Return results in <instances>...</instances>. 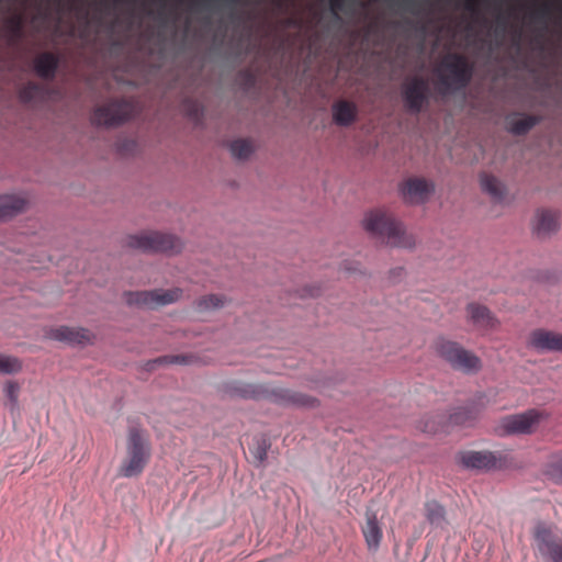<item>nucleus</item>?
<instances>
[{"label":"nucleus","instance_id":"412c9836","mask_svg":"<svg viewBox=\"0 0 562 562\" xmlns=\"http://www.w3.org/2000/svg\"><path fill=\"white\" fill-rule=\"evenodd\" d=\"M425 517L427 522L435 529H443L448 525L447 510L436 499H430L425 503Z\"/></svg>","mask_w":562,"mask_h":562},{"label":"nucleus","instance_id":"a19ab883","mask_svg":"<svg viewBox=\"0 0 562 562\" xmlns=\"http://www.w3.org/2000/svg\"><path fill=\"white\" fill-rule=\"evenodd\" d=\"M404 268L402 267L393 268L390 270V279L395 282L404 276Z\"/></svg>","mask_w":562,"mask_h":562},{"label":"nucleus","instance_id":"a18cd8bd","mask_svg":"<svg viewBox=\"0 0 562 562\" xmlns=\"http://www.w3.org/2000/svg\"><path fill=\"white\" fill-rule=\"evenodd\" d=\"M467 8H468V9H471V8H472V2H471V0H467Z\"/></svg>","mask_w":562,"mask_h":562},{"label":"nucleus","instance_id":"a878e982","mask_svg":"<svg viewBox=\"0 0 562 562\" xmlns=\"http://www.w3.org/2000/svg\"><path fill=\"white\" fill-rule=\"evenodd\" d=\"M182 290L180 288H172L168 290L155 289L154 290V310L167 306L178 302L182 296Z\"/></svg>","mask_w":562,"mask_h":562},{"label":"nucleus","instance_id":"1a4fd4ad","mask_svg":"<svg viewBox=\"0 0 562 562\" xmlns=\"http://www.w3.org/2000/svg\"><path fill=\"white\" fill-rule=\"evenodd\" d=\"M401 94L405 109L412 114H418L429 104L431 90L426 78L412 76L402 85Z\"/></svg>","mask_w":562,"mask_h":562},{"label":"nucleus","instance_id":"a211bd4d","mask_svg":"<svg viewBox=\"0 0 562 562\" xmlns=\"http://www.w3.org/2000/svg\"><path fill=\"white\" fill-rule=\"evenodd\" d=\"M331 115L336 125L347 127L357 120V105L346 100H339L333 104Z\"/></svg>","mask_w":562,"mask_h":562},{"label":"nucleus","instance_id":"c03bdc74","mask_svg":"<svg viewBox=\"0 0 562 562\" xmlns=\"http://www.w3.org/2000/svg\"><path fill=\"white\" fill-rule=\"evenodd\" d=\"M135 147V143L133 140H124L120 147L119 150H127Z\"/></svg>","mask_w":562,"mask_h":562},{"label":"nucleus","instance_id":"cd10ccee","mask_svg":"<svg viewBox=\"0 0 562 562\" xmlns=\"http://www.w3.org/2000/svg\"><path fill=\"white\" fill-rule=\"evenodd\" d=\"M270 448L271 441L267 436L262 435L254 439V445L249 448V451L258 467L266 462Z\"/></svg>","mask_w":562,"mask_h":562},{"label":"nucleus","instance_id":"7c9ffc66","mask_svg":"<svg viewBox=\"0 0 562 562\" xmlns=\"http://www.w3.org/2000/svg\"><path fill=\"white\" fill-rule=\"evenodd\" d=\"M186 115L194 123H200L204 116L203 105L194 100L187 99L182 103Z\"/></svg>","mask_w":562,"mask_h":562},{"label":"nucleus","instance_id":"b1692460","mask_svg":"<svg viewBox=\"0 0 562 562\" xmlns=\"http://www.w3.org/2000/svg\"><path fill=\"white\" fill-rule=\"evenodd\" d=\"M226 303L227 299L225 295L207 294L195 300L193 308L198 313H209L223 308Z\"/></svg>","mask_w":562,"mask_h":562},{"label":"nucleus","instance_id":"4c0bfd02","mask_svg":"<svg viewBox=\"0 0 562 562\" xmlns=\"http://www.w3.org/2000/svg\"><path fill=\"white\" fill-rule=\"evenodd\" d=\"M328 2H329V11H330L333 18L336 21H340L341 20L340 12L344 11V9H345L346 0H328Z\"/></svg>","mask_w":562,"mask_h":562},{"label":"nucleus","instance_id":"f257e3e1","mask_svg":"<svg viewBox=\"0 0 562 562\" xmlns=\"http://www.w3.org/2000/svg\"><path fill=\"white\" fill-rule=\"evenodd\" d=\"M222 392L231 398L256 402L268 401L284 407L310 408L317 405L315 397L286 387L274 386L271 383H248L241 380H228L222 384Z\"/></svg>","mask_w":562,"mask_h":562},{"label":"nucleus","instance_id":"c756f323","mask_svg":"<svg viewBox=\"0 0 562 562\" xmlns=\"http://www.w3.org/2000/svg\"><path fill=\"white\" fill-rule=\"evenodd\" d=\"M4 31L10 41H18L23 35L24 21L20 14L9 16L3 22Z\"/></svg>","mask_w":562,"mask_h":562},{"label":"nucleus","instance_id":"6e6552de","mask_svg":"<svg viewBox=\"0 0 562 562\" xmlns=\"http://www.w3.org/2000/svg\"><path fill=\"white\" fill-rule=\"evenodd\" d=\"M532 537L536 552L543 562H562V532L554 531L544 521H538Z\"/></svg>","mask_w":562,"mask_h":562},{"label":"nucleus","instance_id":"72a5a7b5","mask_svg":"<svg viewBox=\"0 0 562 562\" xmlns=\"http://www.w3.org/2000/svg\"><path fill=\"white\" fill-rule=\"evenodd\" d=\"M21 370L22 363L18 358L0 355V374H14Z\"/></svg>","mask_w":562,"mask_h":562},{"label":"nucleus","instance_id":"0eeeda50","mask_svg":"<svg viewBox=\"0 0 562 562\" xmlns=\"http://www.w3.org/2000/svg\"><path fill=\"white\" fill-rule=\"evenodd\" d=\"M547 417L546 413L537 408H529L525 412L503 417L496 431L502 437L531 435L537 426Z\"/></svg>","mask_w":562,"mask_h":562},{"label":"nucleus","instance_id":"f03ea898","mask_svg":"<svg viewBox=\"0 0 562 562\" xmlns=\"http://www.w3.org/2000/svg\"><path fill=\"white\" fill-rule=\"evenodd\" d=\"M361 224L370 238L387 247L411 250L416 246L414 236L407 233L404 223L385 211H368Z\"/></svg>","mask_w":562,"mask_h":562},{"label":"nucleus","instance_id":"f3484780","mask_svg":"<svg viewBox=\"0 0 562 562\" xmlns=\"http://www.w3.org/2000/svg\"><path fill=\"white\" fill-rule=\"evenodd\" d=\"M362 533L368 549L376 551L381 543L382 530L373 510L368 509L366 512V525L362 527Z\"/></svg>","mask_w":562,"mask_h":562},{"label":"nucleus","instance_id":"5701e85b","mask_svg":"<svg viewBox=\"0 0 562 562\" xmlns=\"http://www.w3.org/2000/svg\"><path fill=\"white\" fill-rule=\"evenodd\" d=\"M480 184L483 192L488 194L495 201H503L506 194V187L496 177L482 173Z\"/></svg>","mask_w":562,"mask_h":562},{"label":"nucleus","instance_id":"4be33fe9","mask_svg":"<svg viewBox=\"0 0 562 562\" xmlns=\"http://www.w3.org/2000/svg\"><path fill=\"white\" fill-rule=\"evenodd\" d=\"M25 199L16 195H0V221L9 220L25 210Z\"/></svg>","mask_w":562,"mask_h":562},{"label":"nucleus","instance_id":"4468645a","mask_svg":"<svg viewBox=\"0 0 562 562\" xmlns=\"http://www.w3.org/2000/svg\"><path fill=\"white\" fill-rule=\"evenodd\" d=\"M88 334L89 331L81 327L59 326L50 331V338L71 347L86 346L90 342Z\"/></svg>","mask_w":562,"mask_h":562},{"label":"nucleus","instance_id":"dca6fc26","mask_svg":"<svg viewBox=\"0 0 562 562\" xmlns=\"http://www.w3.org/2000/svg\"><path fill=\"white\" fill-rule=\"evenodd\" d=\"M480 413L481 407L475 403L457 407L449 415V424L452 426L471 427L477 420Z\"/></svg>","mask_w":562,"mask_h":562},{"label":"nucleus","instance_id":"79ce46f5","mask_svg":"<svg viewBox=\"0 0 562 562\" xmlns=\"http://www.w3.org/2000/svg\"><path fill=\"white\" fill-rule=\"evenodd\" d=\"M161 359V356L156 358V359H153V360H149L147 361L146 363V369L147 370H154L156 367L158 366H166L165 362H160L159 360Z\"/></svg>","mask_w":562,"mask_h":562},{"label":"nucleus","instance_id":"f704fd0d","mask_svg":"<svg viewBox=\"0 0 562 562\" xmlns=\"http://www.w3.org/2000/svg\"><path fill=\"white\" fill-rule=\"evenodd\" d=\"M4 394L9 400V409L11 413H14L19 409V393H20V385L14 382L10 381L4 385Z\"/></svg>","mask_w":562,"mask_h":562},{"label":"nucleus","instance_id":"9d476101","mask_svg":"<svg viewBox=\"0 0 562 562\" xmlns=\"http://www.w3.org/2000/svg\"><path fill=\"white\" fill-rule=\"evenodd\" d=\"M459 463L467 470L493 471L503 469L507 459L502 452L490 450L463 451L458 457Z\"/></svg>","mask_w":562,"mask_h":562},{"label":"nucleus","instance_id":"39448f33","mask_svg":"<svg viewBox=\"0 0 562 562\" xmlns=\"http://www.w3.org/2000/svg\"><path fill=\"white\" fill-rule=\"evenodd\" d=\"M127 458L120 467V475L134 477L139 475L150 457L149 442L139 427H131L126 443Z\"/></svg>","mask_w":562,"mask_h":562},{"label":"nucleus","instance_id":"9b49d317","mask_svg":"<svg viewBox=\"0 0 562 562\" xmlns=\"http://www.w3.org/2000/svg\"><path fill=\"white\" fill-rule=\"evenodd\" d=\"M132 105L126 101H115L98 108L92 115V123L98 126L114 127L128 121Z\"/></svg>","mask_w":562,"mask_h":562},{"label":"nucleus","instance_id":"ddd939ff","mask_svg":"<svg viewBox=\"0 0 562 562\" xmlns=\"http://www.w3.org/2000/svg\"><path fill=\"white\" fill-rule=\"evenodd\" d=\"M530 346L539 352H562V334L538 329L532 331Z\"/></svg>","mask_w":562,"mask_h":562},{"label":"nucleus","instance_id":"2f4dec72","mask_svg":"<svg viewBox=\"0 0 562 562\" xmlns=\"http://www.w3.org/2000/svg\"><path fill=\"white\" fill-rule=\"evenodd\" d=\"M544 474L553 483L562 485V454L546 465Z\"/></svg>","mask_w":562,"mask_h":562},{"label":"nucleus","instance_id":"423d86ee","mask_svg":"<svg viewBox=\"0 0 562 562\" xmlns=\"http://www.w3.org/2000/svg\"><path fill=\"white\" fill-rule=\"evenodd\" d=\"M435 349L439 358L447 362L453 370L464 373H474L481 368L479 357L464 349L457 341L439 337L435 342Z\"/></svg>","mask_w":562,"mask_h":562},{"label":"nucleus","instance_id":"58836bf2","mask_svg":"<svg viewBox=\"0 0 562 562\" xmlns=\"http://www.w3.org/2000/svg\"><path fill=\"white\" fill-rule=\"evenodd\" d=\"M38 90L40 88L36 85L30 83L21 90L20 98L23 102H30L33 100Z\"/></svg>","mask_w":562,"mask_h":562},{"label":"nucleus","instance_id":"e433bc0d","mask_svg":"<svg viewBox=\"0 0 562 562\" xmlns=\"http://www.w3.org/2000/svg\"><path fill=\"white\" fill-rule=\"evenodd\" d=\"M160 362L168 364H183L188 366L193 362V357L189 355H166L161 356Z\"/></svg>","mask_w":562,"mask_h":562},{"label":"nucleus","instance_id":"aec40b11","mask_svg":"<svg viewBox=\"0 0 562 562\" xmlns=\"http://www.w3.org/2000/svg\"><path fill=\"white\" fill-rule=\"evenodd\" d=\"M515 116H519L518 119L508 117L507 119V131L512 135L522 136L526 135L530 130H532L536 125H538L541 121L540 116L537 115H528L516 113Z\"/></svg>","mask_w":562,"mask_h":562},{"label":"nucleus","instance_id":"c85d7f7f","mask_svg":"<svg viewBox=\"0 0 562 562\" xmlns=\"http://www.w3.org/2000/svg\"><path fill=\"white\" fill-rule=\"evenodd\" d=\"M228 149L233 158L245 161L254 154L252 144L248 139H235L228 145Z\"/></svg>","mask_w":562,"mask_h":562},{"label":"nucleus","instance_id":"37998d69","mask_svg":"<svg viewBox=\"0 0 562 562\" xmlns=\"http://www.w3.org/2000/svg\"><path fill=\"white\" fill-rule=\"evenodd\" d=\"M319 292L318 288L306 286L303 289V295L315 296Z\"/></svg>","mask_w":562,"mask_h":562},{"label":"nucleus","instance_id":"6ab92c4d","mask_svg":"<svg viewBox=\"0 0 562 562\" xmlns=\"http://www.w3.org/2000/svg\"><path fill=\"white\" fill-rule=\"evenodd\" d=\"M59 66V59L49 52L40 54L34 60V70L38 77L50 80L55 78Z\"/></svg>","mask_w":562,"mask_h":562},{"label":"nucleus","instance_id":"7ed1b4c3","mask_svg":"<svg viewBox=\"0 0 562 562\" xmlns=\"http://www.w3.org/2000/svg\"><path fill=\"white\" fill-rule=\"evenodd\" d=\"M437 90L441 95H453L465 90L474 75L473 64L462 54L450 52L432 67Z\"/></svg>","mask_w":562,"mask_h":562},{"label":"nucleus","instance_id":"473e14b6","mask_svg":"<svg viewBox=\"0 0 562 562\" xmlns=\"http://www.w3.org/2000/svg\"><path fill=\"white\" fill-rule=\"evenodd\" d=\"M551 4L549 2H543L529 11V18L535 23L547 25L551 15Z\"/></svg>","mask_w":562,"mask_h":562},{"label":"nucleus","instance_id":"20e7f679","mask_svg":"<svg viewBox=\"0 0 562 562\" xmlns=\"http://www.w3.org/2000/svg\"><path fill=\"white\" fill-rule=\"evenodd\" d=\"M125 245L130 249L144 254H165L168 256L178 255L183 249V243L178 236L157 231L128 235Z\"/></svg>","mask_w":562,"mask_h":562},{"label":"nucleus","instance_id":"393cba45","mask_svg":"<svg viewBox=\"0 0 562 562\" xmlns=\"http://www.w3.org/2000/svg\"><path fill=\"white\" fill-rule=\"evenodd\" d=\"M124 299L128 306L154 310V290L149 291H126Z\"/></svg>","mask_w":562,"mask_h":562},{"label":"nucleus","instance_id":"c9c22d12","mask_svg":"<svg viewBox=\"0 0 562 562\" xmlns=\"http://www.w3.org/2000/svg\"><path fill=\"white\" fill-rule=\"evenodd\" d=\"M256 81L255 75L249 70H240L236 76V85L245 93L255 88Z\"/></svg>","mask_w":562,"mask_h":562},{"label":"nucleus","instance_id":"2eb2a0df","mask_svg":"<svg viewBox=\"0 0 562 562\" xmlns=\"http://www.w3.org/2000/svg\"><path fill=\"white\" fill-rule=\"evenodd\" d=\"M560 228L558 216L548 210H539L535 215L532 231L539 238L550 237Z\"/></svg>","mask_w":562,"mask_h":562},{"label":"nucleus","instance_id":"f8f14e48","mask_svg":"<svg viewBox=\"0 0 562 562\" xmlns=\"http://www.w3.org/2000/svg\"><path fill=\"white\" fill-rule=\"evenodd\" d=\"M436 184L425 178H409L400 188L401 195L405 203L420 205L426 203L435 193Z\"/></svg>","mask_w":562,"mask_h":562},{"label":"nucleus","instance_id":"ea45409f","mask_svg":"<svg viewBox=\"0 0 562 562\" xmlns=\"http://www.w3.org/2000/svg\"><path fill=\"white\" fill-rule=\"evenodd\" d=\"M340 269L349 274L360 272L359 263L351 260H344L340 265Z\"/></svg>","mask_w":562,"mask_h":562},{"label":"nucleus","instance_id":"bb28decb","mask_svg":"<svg viewBox=\"0 0 562 562\" xmlns=\"http://www.w3.org/2000/svg\"><path fill=\"white\" fill-rule=\"evenodd\" d=\"M467 311L470 316V321L475 325H492L494 319L491 311L482 304L469 303Z\"/></svg>","mask_w":562,"mask_h":562}]
</instances>
